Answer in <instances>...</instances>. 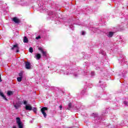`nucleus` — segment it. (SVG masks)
Wrapping results in <instances>:
<instances>
[{
	"label": "nucleus",
	"mask_w": 128,
	"mask_h": 128,
	"mask_svg": "<svg viewBox=\"0 0 128 128\" xmlns=\"http://www.w3.org/2000/svg\"><path fill=\"white\" fill-rule=\"evenodd\" d=\"M16 122L19 128H24V124L20 121V118H16Z\"/></svg>",
	"instance_id": "f257e3e1"
},
{
	"label": "nucleus",
	"mask_w": 128,
	"mask_h": 128,
	"mask_svg": "<svg viewBox=\"0 0 128 128\" xmlns=\"http://www.w3.org/2000/svg\"><path fill=\"white\" fill-rule=\"evenodd\" d=\"M48 110V108L44 107L41 109V112H42L44 118H46V110Z\"/></svg>",
	"instance_id": "f03ea898"
},
{
	"label": "nucleus",
	"mask_w": 128,
	"mask_h": 128,
	"mask_svg": "<svg viewBox=\"0 0 128 128\" xmlns=\"http://www.w3.org/2000/svg\"><path fill=\"white\" fill-rule=\"evenodd\" d=\"M38 50H40L43 56H46V51L44 50L42 48H38Z\"/></svg>",
	"instance_id": "7ed1b4c3"
},
{
	"label": "nucleus",
	"mask_w": 128,
	"mask_h": 128,
	"mask_svg": "<svg viewBox=\"0 0 128 128\" xmlns=\"http://www.w3.org/2000/svg\"><path fill=\"white\" fill-rule=\"evenodd\" d=\"M14 48H16V52H20V47H18V44L14 45L13 47L12 48V50H14Z\"/></svg>",
	"instance_id": "20e7f679"
},
{
	"label": "nucleus",
	"mask_w": 128,
	"mask_h": 128,
	"mask_svg": "<svg viewBox=\"0 0 128 128\" xmlns=\"http://www.w3.org/2000/svg\"><path fill=\"white\" fill-rule=\"evenodd\" d=\"M25 108L26 110H32V107L30 104L26 105Z\"/></svg>",
	"instance_id": "39448f33"
},
{
	"label": "nucleus",
	"mask_w": 128,
	"mask_h": 128,
	"mask_svg": "<svg viewBox=\"0 0 128 128\" xmlns=\"http://www.w3.org/2000/svg\"><path fill=\"white\" fill-rule=\"evenodd\" d=\"M36 60H40V58H42V55L40 54H36L34 56Z\"/></svg>",
	"instance_id": "423d86ee"
},
{
	"label": "nucleus",
	"mask_w": 128,
	"mask_h": 128,
	"mask_svg": "<svg viewBox=\"0 0 128 128\" xmlns=\"http://www.w3.org/2000/svg\"><path fill=\"white\" fill-rule=\"evenodd\" d=\"M26 68L27 70H30V62H27L26 63Z\"/></svg>",
	"instance_id": "0eeeda50"
},
{
	"label": "nucleus",
	"mask_w": 128,
	"mask_h": 128,
	"mask_svg": "<svg viewBox=\"0 0 128 128\" xmlns=\"http://www.w3.org/2000/svg\"><path fill=\"white\" fill-rule=\"evenodd\" d=\"M0 96H2V98L5 100H8V99L6 98V96H4V92H2V91H0Z\"/></svg>",
	"instance_id": "6e6552de"
},
{
	"label": "nucleus",
	"mask_w": 128,
	"mask_h": 128,
	"mask_svg": "<svg viewBox=\"0 0 128 128\" xmlns=\"http://www.w3.org/2000/svg\"><path fill=\"white\" fill-rule=\"evenodd\" d=\"M107 36H108V38H112V36H114V32H109L108 33H107L106 34Z\"/></svg>",
	"instance_id": "1a4fd4ad"
},
{
	"label": "nucleus",
	"mask_w": 128,
	"mask_h": 128,
	"mask_svg": "<svg viewBox=\"0 0 128 128\" xmlns=\"http://www.w3.org/2000/svg\"><path fill=\"white\" fill-rule=\"evenodd\" d=\"M12 20L14 21V22L16 24L20 22V20L18 18H17L16 17L13 18Z\"/></svg>",
	"instance_id": "9d476101"
},
{
	"label": "nucleus",
	"mask_w": 128,
	"mask_h": 128,
	"mask_svg": "<svg viewBox=\"0 0 128 128\" xmlns=\"http://www.w3.org/2000/svg\"><path fill=\"white\" fill-rule=\"evenodd\" d=\"M8 96H12L14 94V92L12 91H8L7 92Z\"/></svg>",
	"instance_id": "9b49d317"
},
{
	"label": "nucleus",
	"mask_w": 128,
	"mask_h": 128,
	"mask_svg": "<svg viewBox=\"0 0 128 128\" xmlns=\"http://www.w3.org/2000/svg\"><path fill=\"white\" fill-rule=\"evenodd\" d=\"M28 42V38H26V36H24V42Z\"/></svg>",
	"instance_id": "f8f14e48"
},
{
	"label": "nucleus",
	"mask_w": 128,
	"mask_h": 128,
	"mask_svg": "<svg viewBox=\"0 0 128 128\" xmlns=\"http://www.w3.org/2000/svg\"><path fill=\"white\" fill-rule=\"evenodd\" d=\"M14 106L15 108H16V110L20 108V104H16L14 105Z\"/></svg>",
	"instance_id": "ddd939ff"
},
{
	"label": "nucleus",
	"mask_w": 128,
	"mask_h": 128,
	"mask_svg": "<svg viewBox=\"0 0 128 128\" xmlns=\"http://www.w3.org/2000/svg\"><path fill=\"white\" fill-rule=\"evenodd\" d=\"M22 77H18L17 78L18 82H22Z\"/></svg>",
	"instance_id": "4468645a"
},
{
	"label": "nucleus",
	"mask_w": 128,
	"mask_h": 128,
	"mask_svg": "<svg viewBox=\"0 0 128 128\" xmlns=\"http://www.w3.org/2000/svg\"><path fill=\"white\" fill-rule=\"evenodd\" d=\"M30 52L32 53L34 52V49H32V48L30 47L29 48Z\"/></svg>",
	"instance_id": "2eb2a0df"
},
{
	"label": "nucleus",
	"mask_w": 128,
	"mask_h": 128,
	"mask_svg": "<svg viewBox=\"0 0 128 128\" xmlns=\"http://www.w3.org/2000/svg\"><path fill=\"white\" fill-rule=\"evenodd\" d=\"M32 110L34 112H36V108H32Z\"/></svg>",
	"instance_id": "dca6fc26"
},
{
	"label": "nucleus",
	"mask_w": 128,
	"mask_h": 128,
	"mask_svg": "<svg viewBox=\"0 0 128 128\" xmlns=\"http://www.w3.org/2000/svg\"><path fill=\"white\" fill-rule=\"evenodd\" d=\"M68 106L69 108V109L70 108H72V103H69Z\"/></svg>",
	"instance_id": "f3484780"
},
{
	"label": "nucleus",
	"mask_w": 128,
	"mask_h": 128,
	"mask_svg": "<svg viewBox=\"0 0 128 128\" xmlns=\"http://www.w3.org/2000/svg\"><path fill=\"white\" fill-rule=\"evenodd\" d=\"M19 76H20V78H22V73H20L18 74Z\"/></svg>",
	"instance_id": "a211bd4d"
},
{
	"label": "nucleus",
	"mask_w": 128,
	"mask_h": 128,
	"mask_svg": "<svg viewBox=\"0 0 128 128\" xmlns=\"http://www.w3.org/2000/svg\"><path fill=\"white\" fill-rule=\"evenodd\" d=\"M124 104L128 106V102L126 101H124Z\"/></svg>",
	"instance_id": "6ab92c4d"
},
{
	"label": "nucleus",
	"mask_w": 128,
	"mask_h": 128,
	"mask_svg": "<svg viewBox=\"0 0 128 128\" xmlns=\"http://www.w3.org/2000/svg\"><path fill=\"white\" fill-rule=\"evenodd\" d=\"M24 104H26H26H28V102L24 101Z\"/></svg>",
	"instance_id": "aec40b11"
},
{
	"label": "nucleus",
	"mask_w": 128,
	"mask_h": 128,
	"mask_svg": "<svg viewBox=\"0 0 128 128\" xmlns=\"http://www.w3.org/2000/svg\"><path fill=\"white\" fill-rule=\"evenodd\" d=\"M59 108H60V110H62V105H60V106H59Z\"/></svg>",
	"instance_id": "412c9836"
},
{
	"label": "nucleus",
	"mask_w": 128,
	"mask_h": 128,
	"mask_svg": "<svg viewBox=\"0 0 128 128\" xmlns=\"http://www.w3.org/2000/svg\"><path fill=\"white\" fill-rule=\"evenodd\" d=\"M39 38H40V36H38L36 37V40H39Z\"/></svg>",
	"instance_id": "4be33fe9"
},
{
	"label": "nucleus",
	"mask_w": 128,
	"mask_h": 128,
	"mask_svg": "<svg viewBox=\"0 0 128 128\" xmlns=\"http://www.w3.org/2000/svg\"><path fill=\"white\" fill-rule=\"evenodd\" d=\"M2 81V76L0 75V82Z\"/></svg>",
	"instance_id": "5701e85b"
},
{
	"label": "nucleus",
	"mask_w": 128,
	"mask_h": 128,
	"mask_svg": "<svg viewBox=\"0 0 128 128\" xmlns=\"http://www.w3.org/2000/svg\"><path fill=\"white\" fill-rule=\"evenodd\" d=\"M82 36H84V32H82Z\"/></svg>",
	"instance_id": "b1692460"
},
{
	"label": "nucleus",
	"mask_w": 128,
	"mask_h": 128,
	"mask_svg": "<svg viewBox=\"0 0 128 128\" xmlns=\"http://www.w3.org/2000/svg\"><path fill=\"white\" fill-rule=\"evenodd\" d=\"M92 76H94V72H92Z\"/></svg>",
	"instance_id": "393cba45"
}]
</instances>
